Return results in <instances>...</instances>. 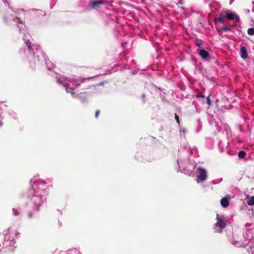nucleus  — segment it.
Returning a JSON list of instances; mask_svg holds the SVG:
<instances>
[{"instance_id": "10", "label": "nucleus", "mask_w": 254, "mask_h": 254, "mask_svg": "<svg viewBox=\"0 0 254 254\" xmlns=\"http://www.w3.org/2000/svg\"><path fill=\"white\" fill-rule=\"evenodd\" d=\"M248 33L250 35H254V28H250L248 30Z\"/></svg>"}, {"instance_id": "15", "label": "nucleus", "mask_w": 254, "mask_h": 254, "mask_svg": "<svg viewBox=\"0 0 254 254\" xmlns=\"http://www.w3.org/2000/svg\"><path fill=\"white\" fill-rule=\"evenodd\" d=\"M176 119L178 122V121H179V117H178V116H176Z\"/></svg>"}, {"instance_id": "6", "label": "nucleus", "mask_w": 254, "mask_h": 254, "mask_svg": "<svg viewBox=\"0 0 254 254\" xmlns=\"http://www.w3.org/2000/svg\"><path fill=\"white\" fill-rule=\"evenodd\" d=\"M241 56L243 59H246L247 58V52L246 48L244 47H242L241 48Z\"/></svg>"}, {"instance_id": "5", "label": "nucleus", "mask_w": 254, "mask_h": 254, "mask_svg": "<svg viewBox=\"0 0 254 254\" xmlns=\"http://www.w3.org/2000/svg\"><path fill=\"white\" fill-rule=\"evenodd\" d=\"M226 17L229 20H232L236 17L237 21L239 20V18L237 16L230 12L226 13Z\"/></svg>"}, {"instance_id": "13", "label": "nucleus", "mask_w": 254, "mask_h": 254, "mask_svg": "<svg viewBox=\"0 0 254 254\" xmlns=\"http://www.w3.org/2000/svg\"><path fill=\"white\" fill-rule=\"evenodd\" d=\"M207 104H208V105H210L211 104V103H210V99H209V97H207Z\"/></svg>"}, {"instance_id": "7", "label": "nucleus", "mask_w": 254, "mask_h": 254, "mask_svg": "<svg viewBox=\"0 0 254 254\" xmlns=\"http://www.w3.org/2000/svg\"><path fill=\"white\" fill-rule=\"evenodd\" d=\"M199 54L204 59L207 58L208 56V53L203 50H200L199 51Z\"/></svg>"}, {"instance_id": "9", "label": "nucleus", "mask_w": 254, "mask_h": 254, "mask_svg": "<svg viewBox=\"0 0 254 254\" xmlns=\"http://www.w3.org/2000/svg\"><path fill=\"white\" fill-rule=\"evenodd\" d=\"M101 2H98V1H95L92 3H91V6H92L93 8H96L98 7V5H99Z\"/></svg>"}, {"instance_id": "11", "label": "nucleus", "mask_w": 254, "mask_h": 254, "mask_svg": "<svg viewBox=\"0 0 254 254\" xmlns=\"http://www.w3.org/2000/svg\"><path fill=\"white\" fill-rule=\"evenodd\" d=\"M246 155V152L244 151H240L238 153V156L240 158H243Z\"/></svg>"}, {"instance_id": "16", "label": "nucleus", "mask_w": 254, "mask_h": 254, "mask_svg": "<svg viewBox=\"0 0 254 254\" xmlns=\"http://www.w3.org/2000/svg\"><path fill=\"white\" fill-rule=\"evenodd\" d=\"M27 46H28V48L30 47V46L28 45V44H27Z\"/></svg>"}, {"instance_id": "4", "label": "nucleus", "mask_w": 254, "mask_h": 254, "mask_svg": "<svg viewBox=\"0 0 254 254\" xmlns=\"http://www.w3.org/2000/svg\"><path fill=\"white\" fill-rule=\"evenodd\" d=\"M229 197H225L222 198L220 200V203L221 206L223 207H227L229 204Z\"/></svg>"}, {"instance_id": "3", "label": "nucleus", "mask_w": 254, "mask_h": 254, "mask_svg": "<svg viewBox=\"0 0 254 254\" xmlns=\"http://www.w3.org/2000/svg\"><path fill=\"white\" fill-rule=\"evenodd\" d=\"M217 222L215 224V226L217 228H219V232L220 230L226 226V220L224 216L222 214H217Z\"/></svg>"}, {"instance_id": "14", "label": "nucleus", "mask_w": 254, "mask_h": 254, "mask_svg": "<svg viewBox=\"0 0 254 254\" xmlns=\"http://www.w3.org/2000/svg\"><path fill=\"white\" fill-rule=\"evenodd\" d=\"M99 113V112L98 111H96V114H95V116L96 117H98Z\"/></svg>"}, {"instance_id": "1", "label": "nucleus", "mask_w": 254, "mask_h": 254, "mask_svg": "<svg viewBox=\"0 0 254 254\" xmlns=\"http://www.w3.org/2000/svg\"><path fill=\"white\" fill-rule=\"evenodd\" d=\"M64 78H62L61 79H60L59 80V82L64 84V86L65 87V89L66 90L67 92H70L72 94L73 93V88H70L69 86H70L71 84L74 86H77L79 85V83H77V81H75L73 79H69V80H66L68 83L65 82L64 81Z\"/></svg>"}, {"instance_id": "2", "label": "nucleus", "mask_w": 254, "mask_h": 254, "mask_svg": "<svg viewBox=\"0 0 254 254\" xmlns=\"http://www.w3.org/2000/svg\"><path fill=\"white\" fill-rule=\"evenodd\" d=\"M207 179V172L202 168H198L197 170L196 181L197 183L203 182Z\"/></svg>"}, {"instance_id": "8", "label": "nucleus", "mask_w": 254, "mask_h": 254, "mask_svg": "<svg viewBox=\"0 0 254 254\" xmlns=\"http://www.w3.org/2000/svg\"><path fill=\"white\" fill-rule=\"evenodd\" d=\"M247 203L249 205H254V196H251L250 198L248 201L247 202Z\"/></svg>"}, {"instance_id": "12", "label": "nucleus", "mask_w": 254, "mask_h": 254, "mask_svg": "<svg viewBox=\"0 0 254 254\" xmlns=\"http://www.w3.org/2000/svg\"><path fill=\"white\" fill-rule=\"evenodd\" d=\"M215 22H220L221 23H224V18L223 16H220L219 17V18H218L217 19H216L215 20Z\"/></svg>"}]
</instances>
